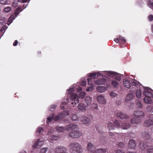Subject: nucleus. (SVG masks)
<instances>
[{"label": "nucleus", "mask_w": 153, "mask_h": 153, "mask_svg": "<svg viewBox=\"0 0 153 153\" xmlns=\"http://www.w3.org/2000/svg\"><path fill=\"white\" fill-rule=\"evenodd\" d=\"M145 96L144 102L147 104H151L153 102V91L151 90H146L143 93Z\"/></svg>", "instance_id": "obj_1"}, {"label": "nucleus", "mask_w": 153, "mask_h": 153, "mask_svg": "<svg viewBox=\"0 0 153 153\" xmlns=\"http://www.w3.org/2000/svg\"><path fill=\"white\" fill-rule=\"evenodd\" d=\"M69 146L71 153H82L83 151V148L81 145L78 143L74 142L71 143Z\"/></svg>", "instance_id": "obj_2"}, {"label": "nucleus", "mask_w": 153, "mask_h": 153, "mask_svg": "<svg viewBox=\"0 0 153 153\" xmlns=\"http://www.w3.org/2000/svg\"><path fill=\"white\" fill-rule=\"evenodd\" d=\"M115 124L117 126V128H121L123 129H127L130 127V124L127 122H124L122 124L119 123L117 120H115Z\"/></svg>", "instance_id": "obj_3"}, {"label": "nucleus", "mask_w": 153, "mask_h": 153, "mask_svg": "<svg viewBox=\"0 0 153 153\" xmlns=\"http://www.w3.org/2000/svg\"><path fill=\"white\" fill-rule=\"evenodd\" d=\"M33 148H39L44 144L43 140L39 139H35L33 140Z\"/></svg>", "instance_id": "obj_4"}, {"label": "nucleus", "mask_w": 153, "mask_h": 153, "mask_svg": "<svg viewBox=\"0 0 153 153\" xmlns=\"http://www.w3.org/2000/svg\"><path fill=\"white\" fill-rule=\"evenodd\" d=\"M82 132L77 131H74L70 132L69 134V136L73 138H76L82 135Z\"/></svg>", "instance_id": "obj_5"}, {"label": "nucleus", "mask_w": 153, "mask_h": 153, "mask_svg": "<svg viewBox=\"0 0 153 153\" xmlns=\"http://www.w3.org/2000/svg\"><path fill=\"white\" fill-rule=\"evenodd\" d=\"M79 97L78 96L75 94H72L70 96V100L71 101V104L73 105L74 104L75 105H76L79 102Z\"/></svg>", "instance_id": "obj_6"}, {"label": "nucleus", "mask_w": 153, "mask_h": 153, "mask_svg": "<svg viewBox=\"0 0 153 153\" xmlns=\"http://www.w3.org/2000/svg\"><path fill=\"white\" fill-rule=\"evenodd\" d=\"M67 148L66 147L59 146L56 147L54 149L55 153H66Z\"/></svg>", "instance_id": "obj_7"}, {"label": "nucleus", "mask_w": 153, "mask_h": 153, "mask_svg": "<svg viewBox=\"0 0 153 153\" xmlns=\"http://www.w3.org/2000/svg\"><path fill=\"white\" fill-rule=\"evenodd\" d=\"M94 145L91 142H88L86 147V149L89 153H94V149H95Z\"/></svg>", "instance_id": "obj_8"}, {"label": "nucleus", "mask_w": 153, "mask_h": 153, "mask_svg": "<svg viewBox=\"0 0 153 153\" xmlns=\"http://www.w3.org/2000/svg\"><path fill=\"white\" fill-rule=\"evenodd\" d=\"M68 114L69 113L68 111H64L60 113L59 115L56 116L54 118V120L55 121H57L61 119H62Z\"/></svg>", "instance_id": "obj_9"}, {"label": "nucleus", "mask_w": 153, "mask_h": 153, "mask_svg": "<svg viewBox=\"0 0 153 153\" xmlns=\"http://www.w3.org/2000/svg\"><path fill=\"white\" fill-rule=\"evenodd\" d=\"M133 116L137 118L141 119L144 117V112L141 111H135L133 112Z\"/></svg>", "instance_id": "obj_10"}, {"label": "nucleus", "mask_w": 153, "mask_h": 153, "mask_svg": "<svg viewBox=\"0 0 153 153\" xmlns=\"http://www.w3.org/2000/svg\"><path fill=\"white\" fill-rule=\"evenodd\" d=\"M97 101L99 103L105 105L107 102V100L104 96L102 95H98L97 97Z\"/></svg>", "instance_id": "obj_11"}, {"label": "nucleus", "mask_w": 153, "mask_h": 153, "mask_svg": "<svg viewBox=\"0 0 153 153\" xmlns=\"http://www.w3.org/2000/svg\"><path fill=\"white\" fill-rule=\"evenodd\" d=\"M80 121L84 124H87L89 123L90 122V119L89 117L83 115L80 118Z\"/></svg>", "instance_id": "obj_12"}, {"label": "nucleus", "mask_w": 153, "mask_h": 153, "mask_svg": "<svg viewBox=\"0 0 153 153\" xmlns=\"http://www.w3.org/2000/svg\"><path fill=\"white\" fill-rule=\"evenodd\" d=\"M117 115L121 119H126L129 118V117L126 114L120 111L117 112Z\"/></svg>", "instance_id": "obj_13"}, {"label": "nucleus", "mask_w": 153, "mask_h": 153, "mask_svg": "<svg viewBox=\"0 0 153 153\" xmlns=\"http://www.w3.org/2000/svg\"><path fill=\"white\" fill-rule=\"evenodd\" d=\"M103 71H100L99 72L90 73L88 74V75L90 77L97 78L100 76L101 75H102Z\"/></svg>", "instance_id": "obj_14"}, {"label": "nucleus", "mask_w": 153, "mask_h": 153, "mask_svg": "<svg viewBox=\"0 0 153 153\" xmlns=\"http://www.w3.org/2000/svg\"><path fill=\"white\" fill-rule=\"evenodd\" d=\"M77 127L76 125L73 124H71L67 125L65 128V131H68L70 130L74 129Z\"/></svg>", "instance_id": "obj_15"}, {"label": "nucleus", "mask_w": 153, "mask_h": 153, "mask_svg": "<svg viewBox=\"0 0 153 153\" xmlns=\"http://www.w3.org/2000/svg\"><path fill=\"white\" fill-rule=\"evenodd\" d=\"M86 106H85L84 104L79 103L77 106L78 109L80 111L85 112L86 110Z\"/></svg>", "instance_id": "obj_16"}, {"label": "nucleus", "mask_w": 153, "mask_h": 153, "mask_svg": "<svg viewBox=\"0 0 153 153\" xmlns=\"http://www.w3.org/2000/svg\"><path fill=\"white\" fill-rule=\"evenodd\" d=\"M116 73L114 72L111 71H103L102 76L103 74H107L108 76L111 77H114L116 75Z\"/></svg>", "instance_id": "obj_17"}, {"label": "nucleus", "mask_w": 153, "mask_h": 153, "mask_svg": "<svg viewBox=\"0 0 153 153\" xmlns=\"http://www.w3.org/2000/svg\"><path fill=\"white\" fill-rule=\"evenodd\" d=\"M106 82V80L102 78L101 79H99L94 82L95 84L96 85H101L104 84Z\"/></svg>", "instance_id": "obj_18"}, {"label": "nucleus", "mask_w": 153, "mask_h": 153, "mask_svg": "<svg viewBox=\"0 0 153 153\" xmlns=\"http://www.w3.org/2000/svg\"><path fill=\"white\" fill-rule=\"evenodd\" d=\"M141 122V119L137 118L135 117L131 119L130 120L131 123L133 124H139Z\"/></svg>", "instance_id": "obj_19"}, {"label": "nucleus", "mask_w": 153, "mask_h": 153, "mask_svg": "<svg viewBox=\"0 0 153 153\" xmlns=\"http://www.w3.org/2000/svg\"><path fill=\"white\" fill-rule=\"evenodd\" d=\"M76 89H77V91L79 92L82 90V88L81 87H78V88H71L67 91V93L68 94H71L72 92Z\"/></svg>", "instance_id": "obj_20"}, {"label": "nucleus", "mask_w": 153, "mask_h": 153, "mask_svg": "<svg viewBox=\"0 0 153 153\" xmlns=\"http://www.w3.org/2000/svg\"><path fill=\"white\" fill-rule=\"evenodd\" d=\"M136 146L135 141L133 139H130L128 143V147L130 149H134Z\"/></svg>", "instance_id": "obj_21"}, {"label": "nucleus", "mask_w": 153, "mask_h": 153, "mask_svg": "<svg viewBox=\"0 0 153 153\" xmlns=\"http://www.w3.org/2000/svg\"><path fill=\"white\" fill-rule=\"evenodd\" d=\"M114 125L111 122H108L107 124V127L109 131H111L114 129L115 126L117 127L116 125H115V123H114Z\"/></svg>", "instance_id": "obj_22"}, {"label": "nucleus", "mask_w": 153, "mask_h": 153, "mask_svg": "<svg viewBox=\"0 0 153 153\" xmlns=\"http://www.w3.org/2000/svg\"><path fill=\"white\" fill-rule=\"evenodd\" d=\"M123 83L124 86L128 89H129L131 85L130 82L126 79H123Z\"/></svg>", "instance_id": "obj_23"}, {"label": "nucleus", "mask_w": 153, "mask_h": 153, "mask_svg": "<svg viewBox=\"0 0 153 153\" xmlns=\"http://www.w3.org/2000/svg\"><path fill=\"white\" fill-rule=\"evenodd\" d=\"M92 98L89 96H87L85 97V102L86 104V106L90 105L91 103Z\"/></svg>", "instance_id": "obj_24"}, {"label": "nucleus", "mask_w": 153, "mask_h": 153, "mask_svg": "<svg viewBox=\"0 0 153 153\" xmlns=\"http://www.w3.org/2000/svg\"><path fill=\"white\" fill-rule=\"evenodd\" d=\"M134 97V95L133 93H129L126 96L125 100L126 102H128L132 100Z\"/></svg>", "instance_id": "obj_25"}, {"label": "nucleus", "mask_w": 153, "mask_h": 153, "mask_svg": "<svg viewBox=\"0 0 153 153\" xmlns=\"http://www.w3.org/2000/svg\"><path fill=\"white\" fill-rule=\"evenodd\" d=\"M97 90L100 93H103L107 90L106 87L105 86H98L96 88Z\"/></svg>", "instance_id": "obj_26"}, {"label": "nucleus", "mask_w": 153, "mask_h": 153, "mask_svg": "<svg viewBox=\"0 0 153 153\" xmlns=\"http://www.w3.org/2000/svg\"><path fill=\"white\" fill-rule=\"evenodd\" d=\"M107 151L106 148L98 149L95 150L94 153H105Z\"/></svg>", "instance_id": "obj_27"}, {"label": "nucleus", "mask_w": 153, "mask_h": 153, "mask_svg": "<svg viewBox=\"0 0 153 153\" xmlns=\"http://www.w3.org/2000/svg\"><path fill=\"white\" fill-rule=\"evenodd\" d=\"M16 17L17 16H16V15H15V14L14 15H12L8 20V23L7 24V25H9L11 24V23H12V21L15 19Z\"/></svg>", "instance_id": "obj_28"}, {"label": "nucleus", "mask_w": 153, "mask_h": 153, "mask_svg": "<svg viewBox=\"0 0 153 153\" xmlns=\"http://www.w3.org/2000/svg\"><path fill=\"white\" fill-rule=\"evenodd\" d=\"M59 138V137L58 136H52L51 137H49L48 138L49 140L51 142L53 141L58 139Z\"/></svg>", "instance_id": "obj_29"}, {"label": "nucleus", "mask_w": 153, "mask_h": 153, "mask_svg": "<svg viewBox=\"0 0 153 153\" xmlns=\"http://www.w3.org/2000/svg\"><path fill=\"white\" fill-rule=\"evenodd\" d=\"M111 84L113 87L118 88L119 87V82L115 80H113L111 81Z\"/></svg>", "instance_id": "obj_30"}, {"label": "nucleus", "mask_w": 153, "mask_h": 153, "mask_svg": "<svg viewBox=\"0 0 153 153\" xmlns=\"http://www.w3.org/2000/svg\"><path fill=\"white\" fill-rule=\"evenodd\" d=\"M145 124L147 126H150L153 125V121L151 120H147L145 122Z\"/></svg>", "instance_id": "obj_31"}, {"label": "nucleus", "mask_w": 153, "mask_h": 153, "mask_svg": "<svg viewBox=\"0 0 153 153\" xmlns=\"http://www.w3.org/2000/svg\"><path fill=\"white\" fill-rule=\"evenodd\" d=\"M135 94L137 98H140L142 95V93L141 92L140 89H137L136 92Z\"/></svg>", "instance_id": "obj_32"}, {"label": "nucleus", "mask_w": 153, "mask_h": 153, "mask_svg": "<svg viewBox=\"0 0 153 153\" xmlns=\"http://www.w3.org/2000/svg\"><path fill=\"white\" fill-rule=\"evenodd\" d=\"M54 114H51L47 118V123L48 124L52 120Z\"/></svg>", "instance_id": "obj_33"}, {"label": "nucleus", "mask_w": 153, "mask_h": 153, "mask_svg": "<svg viewBox=\"0 0 153 153\" xmlns=\"http://www.w3.org/2000/svg\"><path fill=\"white\" fill-rule=\"evenodd\" d=\"M56 129L59 132H63L65 131V128L59 126L56 127Z\"/></svg>", "instance_id": "obj_34"}, {"label": "nucleus", "mask_w": 153, "mask_h": 153, "mask_svg": "<svg viewBox=\"0 0 153 153\" xmlns=\"http://www.w3.org/2000/svg\"><path fill=\"white\" fill-rule=\"evenodd\" d=\"M146 144H145V143L143 142H141L139 145L140 148L142 149V150L145 149H146Z\"/></svg>", "instance_id": "obj_35"}, {"label": "nucleus", "mask_w": 153, "mask_h": 153, "mask_svg": "<svg viewBox=\"0 0 153 153\" xmlns=\"http://www.w3.org/2000/svg\"><path fill=\"white\" fill-rule=\"evenodd\" d=\"M66 101L63 102L61 105L60 107L61 108L63 109L65 107V106L66 105L68 102V99L66 97Z\"/></svg>", "instance_id": "obj_36"}, {"label": "nucleus", "mask_w": 153, "mask_h": 153, "mask_svg": "<svg viewBox=\"0 0 153 153\" xmlns=\"http://www.w3.org/2000/svg\"><path fill=\"white\" fill-rule=\"evenodd\" d=\"M132 84L133 86H134L138 88V87L139 86L140 83L137 81L135 80H134L132 82Z\"/></svg>", "instance_id": "obj_37"}, {"label": "nucleus", "mask_w": 153, "mask_h": 153, "mask_svg": "<svg viewBox=\"0 0 153 153\" xmlns=\"http://www.w3.org/2000/svg\"><path fill=\"white\" fill-rule=\"evenodd\" d=\"M91 85H89V87H88L86 89L87 91L90 92L94 89V85L92 83H91Z\"/></svg>", "instance_id": "obj_38"}, {"label": "nucleus", "mask_w": 153, "mask_h": 153, "mask_svg": "<svg viewBox=\"0 0 153 153\" xmlns=\"http://www.w3.org/2000/svg\"><path fill=\"white\" fill-rule=\"evenodd\" d=\"M110 95L112 98L116 97L118 96V94L114 91H111L109 93Z\"/></svg>", "instance_id": "obj_39"}, {"label": "nucleus", "mask_w": 153, "mask_h": 153, "mask_svg": "<svg viewBox=\"0 0 153 153\" xmlns=\"http://www.w3.org/2000/svg\"><path fill=\"white\" fill-rule=\"evenodd\" d=\"M22 11L21 7H18L15 10V15H16V16L19 14V13Z\"/></svg>", "instance_id": "obj_40"}, {"label": "nucleus", "mask_w": 153, "mask_h": 153, "mask_svg": "<svg viewBox=\"0 0 153 153\" xmlns=\"http://www.w3.org/2000/svg\"><path fill=\"white\" fill-rule=\"evenodd\" d=\"M48 150V148L47 147L43 148L40 149L39 153H46Z\"/></svg>", "instance_id": "obj_41"}, {"label": "nucleus", "mask_w": 153, "mask_h": 153, "mask_svg": "<svg viewBox=\"0 0 153 153\" xmlns=\"http://www.w3.org/2000/svg\"><path fill=\"white\" fill-rule=\"evenodd\" d=\"M148 5L151 8L153 9V2L149 1L148 2Z\"/></svg>", "instance_id": "obj_42"}, {"label": "nucleus", "mask_w": 153, "mask_h": 153, "mask_svg": "<svg viewBox=\"0 0 153 153\" xmlns=\"http://www.w3.org/2000/svg\"><path fill=\"white\" fill-rule=\"evenodd\" d=\"M71 119L73 121H78L79 120V117L76 115L73 116L71 117Z\"/></svg>", "instance_id": "obj_43"}, {"label": "nucleus", "mask_w": 153, "mask_h": 153, "mask_svg": "<svg viewBox=\"0 0 153 153\" xmlns=\"http://www.w3.org/2000/svg\"><path fill=\"white\" fill-rule=\"evenodd\" d=\"M91 108L93 110H97L98 108L97 105L96 103H93L91 106Z\"/></svg>", "instance_id": "obj_44"}, {"label": "nucleus", "mask_w": 153, "mask_h": 153, "mask_svg": "<svg viewBox=\"0 0 153 153\" xmlns=\"http://www.w3.org/2000/svg\"><path fill=\"white\" fill-rule=\"evenodd\" d=\"M11 10V8L10 7H8L4 8V11L5 13H7Z\"/></svg>", "instance_id": "obj_45"}, {"label": "nucleus", "mask_w": 153, "mask_h": 153, "mask_svg": "<svg viewBox=\"0 0 153 153\" xmlns=\"http://www.w3.org/2000/svg\"><path fill=\"white\" fill-rule=\"evenodd\" d=\"M43 131V129L42 127H38L37 129V133H40L41 132Z\"/></svg>", "instance_id": "obj_46"}, {"label": "nucleus", "mask_w": 153, "mask_h": 153, "mask_svg": "<svg viewBox=\"0 0 153 153\" xmlns=\"http://www.w3.org/2000/svg\"><path fill=\"white\" fill-rule=\"evenodd\" d=\"M119 42H122L123 43H125L126 42V40L122 36H120L119 38Z\"/></svg>", "instance_id": "obj_47"}, {"label": "nucleus", "mask_w": 153, "mask_h": 153, "mask_svg": "<svg viewBox=\"0 0 153 153\" xmlns=\"http://www.w3.org/2000/svg\"><path fill=\"white\" fill-rule=\"evenodd\" d=\"M86 95V93L85 92H81L79 94V97L83 99L84 98Z\"/></svg>", "instance_id": "obj_48"}, {"label": "nucleus", "mask_w": 153, "mask_h": 153, "mask_svg": "<svg viewBox=\"0 0 153 153\" xmlns=\"http://www.w3.org/2000/svg\"><path fill=\"white\" fill-rule=\"evenodd\" d=\"M115 79L116 80H117L119 81H120L121 80V76L118 75L117 73L116 74V75L115 76Z\"/></svg>", "instance_id": "obj_49"}, {"label": "nucleus", "mask_w": 153, "mask_h": 153, "mask_svg": "<svg viewBox=\"0 0 153 153\" xmlns=\"http://www.w3.org/2000/svg\"><path fill=\"white\" fill-rule=\"evenodd\" d=\"M146 109L149 112H153V109L149 106H147Z\"/></svg>", "instance_id": "obj_50"}, {"label": "nucleus", "mask_w": 153, "mask_h": 153, "mask_svg": "<svg viewBox=\"0 0 153 153\" xmlns=\"http://www.w3.org/2000/svg\"><path fill=\"white\" fill-rule=\"evenodd\" d=\"M0 2L1 4L4 5L7 4V0H0Z\"/></svg>", "instance_id": "obj_51"}, {"label": "nucleus", "mask_w": 153, "mask_h": 153, "mask_svg": "<svg viewBox=\"0 0 153 153\" xmlns=\"http://www.w3.org/2000/svg\"><path fill=\"white\" fill-rule=\"evenodd\" d=\"M87 84L86 81L85 79H84V80H83L81 84V85L83 86H85Z\"/></svg>", "instance_id": "obj_52"}, {"label": "nucleus", "mask_w": 153, "mask_h": 153, "mask_svg": "<svg viewBox=\"0 0 153 153\" xmlns=\"http://www.w3.org/2000/svg\"><path fill=\"white\" fill-rule=\"evenodd\" d=\"M56 105H55L51 106L49 108L50 110L51 111H53L56 108Z\"/></svg>", "instance_id": "obj_53"}, {"label": "nucleus", "mask_w": 153, "mask_h": 153, "mask_svg": "<svg viewBox=\"0 0 153 153\" xmlns=\"http://www.w3.org/2000/svg\"><path fill=\"white\" fill-rule=\"evenodd\" d=\"M93 79L91 78H89L88 79V84L89 85H91V83H92V81Z\"/></svg>", "instance_id": "obj_54"}, {"label": "nucleus", "mask_w": 153, "mask_h": 153, "mask_svg": "<svg viewBox=\"0 0 153 153\" xmlns=\"http://www.w3.org/2000/svg\"><path fill=\"white\" fill-rule=\"evenodd\" d=\"M148 18L149 21H152L153 20V15H150L148 17Z\"/></svg>", "instance_id": "obj_55"}, {"label": "nucleus", "mask_w": 153, "mask_h": 153, "mask_svg": "<svg viewBox=\"0 0 153 153\" xmlns=\"http://www.w3.org/2000/svg\"><path fill=\"white\" fill-rule=\"evenodd\" d=\"M118 146L120 148H122L124 146V144L123 142H119L118 144Z\"/></svg>", "instance_id": "obj_56"}, {"label": "nucleus", "mask_w": 153, "mask_h": 153, "mask_svg": "<svg viewBox=\"0 0 153 153\" xmlns=\"http://www.w3.org/2000/svg\"><path fill=\"white\" fill-rule=\"evenodd\" d=\"M137 106L138 107H141L142 106V104L140 101H137Z\"/></svg>", "instance_id": "obj_57"}, {"label": "nucleus", "mask_w": 153, "mask_h": 153, "mask_svg": "<svg viewBox=\"0 0 153 153\" xmlns=\"http://www.w3.org/2000/svg\"><path fill=\"white\" fill-rule=\"evenodd\" d=\"M143 135L145 136L146 138L147 139L149 138L150 137V135L148 133L144 134Z\"/></svg>", "instance_id": "obj_58"}, {"label": "nucleus", "mask_w": 153, "mask_h": 153, "mask_svg": "<svg viewBox=\"0 0 153 153\" xmlns=\"http://www.w3.org/2000/svg\"><path fill=\"white\" fill-rule=\"evenodd\" d=\"M116 153H125L122 149H118L116 151Z\"/></svg>", "instance_id": "obj_59"}, {"label": "nucleus", "mask_w": 153, "mask_h": 153, "mask_svg": "<svg viewBox=\"0 0 153 153\" xmlns=\"http://www.w3.org/2000/svg\"><path fill=\"white\" fill-rule=\"evenodd\" d=\"M97 130V132L99 134H103V131L102 130H101V129H98Z\"/></svg>", "instance_id": "obj_60"}, {"label": "nucleus", "mask_w": 153, "mask_h": 153, "mask_svg": "<svg viewBox=\"0 0 153 153\" xmlns=\"http://www.w3.org/2000/svg\"><path fill=\"white\" fill-rule=\"evenodd\" d=\"M148 153H153V148H150L147 150Z\"/></svg>", "instance_id": "obj_61"}, {"label": "nucleus", "mask_w": 153, "mask_h": 153, "mask_svg": "<svg viewBox=\"0 0 153 153\" xmlns=\"http://www.w3.org/2000/svg\"><path fill=\"white\" fill-rule=\"evenodd\" d=\"M7 28V27L6 25H4L1 29V31H3L5 29H6Z\"/></svg>", "instance_id": "obj_62"}, {"label": "nucleus", "mask_w": 153, "mask_h": 153, "mask_svg": "<svg viewBox=\"0 0 153 153\" xmlns=\"http://www.w3.org/2000/svg\"><path fill=\"white\" fill-rule=\"evenodd\" d=\"M28 0H18L19 2L21 3H25L27 2Z\"/></svg>", "instance_id": "obj_63"}, {"label": "nucleus", "mask_w": 153, "mask_h": 153, "mask_svg": "<svg viewBox=\"0 0 153 153\" xmlns=\"http://www.w3.org/2000/svg\"><path fill=\"white\" fill-rule=\"evenodd\" d=\"M18 3L16 2H14L13 4V6L15 7H16L18 6Z\"/></svg>", "instance_id": "obj_64"}]
</instances>
